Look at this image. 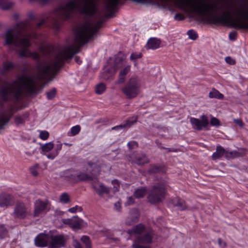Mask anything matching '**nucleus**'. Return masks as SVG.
Listing matches in <instances>:
<instances>
[{"label":"nucleus","mask_w":248,"mask_h":248,"mask_svg":"<svg viewBox=\"0 0 248 248\" xmlns=\"http://www.w3.org/2000/svg\"><path fill=\"white\" fill-rule=\"evenodd\" d=\"M103 20L99 19L95 22L86 21L74 28L75 38L72 45L59 48L52 45H45L40 47L42 55L46 60L39 61L40 55L36 52H31L27 48L31 46L30 40L35 37L34 33H30L29 26L20 23L7 31L5 35L6 45H13L20 48L18 54L20 57H30L38 61L36 65V73L32 76L22 75L12 83L4 82L0 88V105L12 98L18 100L24 90L29 93H37L42 90L45 83L40 82L47 79L52 80L58 71L63 64L64 60L71 58L78 53L80 46L86 44L101 28Z\"/></svg>","instance_id":"obj_1"},{"label":"nucleus","mask_w":248,"mask_h":248,"mask_svg":"<svg viewBox=\"0 0 248 248\" xmlns=\"http://www.w3.org/2000/svg\"><path fill=\"white\" fill-rule=\"evenodd\" d=\"M81 240L84 244L85 248H92V244L89 237L87 236H83Z\"/></svg>","instance_id":"obj_35"},{"label":"nucleus","mask_w":248,"mask_h":248,"mask_svg":"<svg viewBox=\"0 0 248 248\" xmlns=\"http://www.w3.org/2000/svg\"><path fill=\"white\" fill-rule=\"evenodd\" d=\"M50 237L47 234L40 233L34 239V243L36 246L44 247L47 246Z\"/></svg>","instance_id":"obj_14"},{"label":"nucleus","mask_w":248,"mask_h":248,"mask_svg":"<svg viewBox=\"0 0 248 248\" xmlns=\"http://www.w3.org/2000/svg\"><path fill=\"white\" fill-rule=\"evenodd\" d=\"M161 41L157 38H150L147 41L146 48L147 49H156L159 47Z\"/></svg>","instance_id":"obj_17"},{"label":"nucleus","mask_w":248,"mask_h":248,"mask_svg":"<svg viewBox=\"0 0 248 248\" xmlns=\"http://www.w3.org/2000/svg\"><path fill=\"white\" fill-rule=\"evenodd\" d=\"M75 61L79 64L81 63V61L80 60V59L78 57H76L75 58Z\"/></svg>","instance_id":"obj_60"},{"label":"nucleus","mask_w":248,"mask_h":248,"mask_svg":"<svg viewBox=\"0 0 248 248\" xmlns=\"http://www.w3.org/2000/svg\"><path fill=\"white\" fill-rule=\"evenodd\" d=\"M210 124L211 125L218 126L220 125V121L219 120L215 117H212Z\"/></svg>","instance_id":"obj_41"},{"label":"nucleus","mask_w":248,"mask_h":248,"mask_svg":"<svg viewBox=\"0 0 248 248\" xmlns=\"http://www.w3.org/2000/svg\"><path fill=\"white\" fill-rule=\"evenodd\" d=\"M14 203L11 195L6 194H0V207H7L12 205Z\"/></svg>","instance_id":"obj_15"},{"label":"nucleus","mask_w":248,"mask_h":248,"mask_svg":"<svg viewBox=\"0 0 248 248\" xmlns=\"http://www.w3.org/2000/svg\"><path fill=\"white\" fill-rule=\"evenodd\" d=\"M130 65H128L124 68L122 69L119 72V78L117 81V83L121 84L124 82L125 79V76L130 71Z\"/></svg>","instance_id":"obj_20"},{"label":"nucleus","mask_w":248,"mask_h":248,"mask_svg":"<svg viewBox=\"0 0 248 248\" xmlns=\"http://www.w3.org/2000/svg\"><path fill=\"white\" fill-rule=\"evenodd\" d=\"M187 34L188 35L189 38L192 40H195L198 37L197 33L192 30L188 31Z\"/></svg>","instance_id":"obj_40"},{"label":"nucleus","mask_w":248,"mask_h":248,"mask_svg":"<svg viewBox=\"0 0 248 248\" xmlns=\"http://www.w3.org/2000/svg\"><path fill=\"white\" fill-rule=\"evenodd\" d=\"M77 211H82L81 207H79L78 205H76V206L73 207L71 208L68 209L69 212H70L71 213H76Z\"/></svg>","instance_id":"obj_44"},{"label":"nucleus","mask_w":248,"mask_h":248,"mask_svg":"<svg viewBox=\"0 0 248 248\" xmlns=\"http://www.w3.org/2000/svg\"><path fill=\"white\" fill-rule=\"evenodd\" d=\"M152 232L150 230L144 231L143 233L138 235L132 245L133 248H151L150 246H144L143 244H150L152 242Z\"/></svg>","instance_id":"obj_6"},{"label":"nucleus","mask_w":248,"mask_h":248,"mask_svg":"<svg viewBox=\"0 0 248 248\" xmlns=\"http://www.w3.org/2000/svg\"><path fill=\"white\" fill-rule=\"evenodd\" d=\"M171 203L174 206L177 207L180 210H184L187 208L185 202L178 197L173 198L171 200Z\"/></svg>","instance_id":"obj_19"},{"label":"nucleus","mask_w":248,"mask_h":248,"mask_svg":"<svg viewBox=\"0 0 248 248\" xmlns=\"http://www.w3.org/2000/svg\"><path fill=\"white\" fill-rule=\"evenodd\" d=\"M209 97L211 98H215L219 99H222L224 95L220 93L217 90L213 89L209 93Z\"/></svg>","instance_id":"obj_25"},{"label":"nucleus","mask_w":248,"mask_h":248,"mask_svg":"<svg viewBox=\"0 0 248 248\" xmlns=\"http://www.w3.org/2000/svg\"><path fill=\"white\" fill-rule=\"evenodd\" d=\"M80 130V127L78 125H77L72 127L71 129V133L72 136H75L78 134Z\"/></svg>","instance_id":"obj_38"},{"label":"nucleus","mask_w":248,"mask_h":248,"mask_svg":"<svg viewBox=\"0 0 248 248\" xmlns=\"http://www.w3.org/2000/svg\"><path fill=\"white\" fill-rule=\"evenodd\" d=\"M83 220L78 218L77 217H74L72 218V227L74 229H78L80 227Z\"/></svg>","instance_id":"obj_28"},{"label":"nucleus","mask_w":248,"mask_h":248,"mask_svg":"<svg viewBox=\"0 0 248 248\" xmlns=\"http://www.w3.org/2000/svg\"><path fill=\"white\" fill-rule=\"evenodd\" d=\"M55 27H56L57 29H58V28H59V25H58V23L57 22H56L55 23Z\"/></svg>","instance_id":"obj_61"},{"label":"nucleus","mask_w":248,"mask_h":248,"mask_svg":"<svg viewBox=\"0 0 248 248\" xmlns=\"http://www.w3.org/2000/svg\"><path fill=\"white\" fill-rule=\"evenodd\" d=\"M29 116V114L27 112L25 113L22 116H17L15 119V123L16 125H19L23 124L24 123V121Z\"/></svg>","instance_id":"obj_27"},{"label":"nucleus","mask_w":248,"mask_h":248,"mask_svg":"<svg viewBox=\"0 0 248 248\" xmlns=\"http://www.w3.org/2000/svg\"><path fill=\"white\" fill-rule=\"evenodd\" d=\"M178 18L179 20H181L184 19V16L180 14H176L175 16V18Z\"/></svg>","instance_id":"obj_55"},{"label":"nucleus","mask_w":248,"mask_h":248,"mask_svg":"<svg viewBox=\"0 0 248 248\" xmlns=\"http://www.w3.org/2000/svg\"><path fill=\"white\" fill-rule=\"evenodd\" d=\"M134 203V198L132 196H130L127 198L125 202L126 205H130Z\"/></svg>","instance_id":"obj_48"},{"label":"nucleus","mask_w":248,"mask_h":248,"mask_svg":"<svg viewBox=\"0 0 248 248\" xmlns=\"http://www.w3.org/2000/svg\"><path fill=\"white\" fill-rule=\"evenodd\" d=\"M64 144L65 145H68V146H71L72 145V144H67V143H65Z\"/></svg>","instance_id":"obj_63"},{"label":"nucleus","mask_w":248,"mask_h":248,"mask_svg":"<svg viewBox=\"0 0 248 248\" xmlns=\"http://www.w3.org/2000/svg\"><path fill=\"white\" fill-rule=\"evenodd\" d=\"M148 230H149L145 229L144 226L143 224H139L133 227L131 229L128 230L127 231V232L130 235L136 234L138 235H140L143 233L144 231H147Z\"/></svg>","instance_id":"obj_18"},{"label":"nucleus","mask_w":248,"mask_h":248,"mask_svg":"<svg viewBox=\"0 0 248 248\" xmlns=\"http://www.w3.org/2000/svg\"><path fill=\"white\" fill-rule=\"evenodd\" d=\"M247 151L246 149H241L238 151H235L230 152H226V156L227 157H236L243 156L246 154Z\"/></svg>","instance_id":"obj_21"},{"label":"nucleus","mask_w":248,"mask_h":248,"mask_svg":"<svg viewBox=\"0 0 248 248\" xmlns=\"http://www.w3.org/2000/svg\"><path fill=\"white\" fill-rule=\"evenodd\" d=\"M218 243L220 246H222V244H223L224 247H225L226 246V243L225 242H222L221 238L218 239Z\"/></svg>","instance_id":"obj_56"},{"label":"nucleus","mask_w":248,"mask_h":248,"mask_svg":"<svg viewBox=\"0 0 248 248\" xmlns=\"http://www.w3.org/2000/svg\"><path fill=\"white\" fill-rule=\"evenodd\" d=\"M93 183L92 187L95 191L100 196L104 194H109L111 192L110 188L105 186L103 184H100L98 186Z\"/></svg>","instance_id":"obj_16"},{"label":"nucleus","mask_w":248,"mask_h":248,"mask_svg":"<svg viewBox=\"0 0 248 248\" xmlns=\"http://www.w3.org/2000/svg\"><path fill=\"white\" fill-rule=\"evenodd\" d=\"M131 161L139 166H142L149 162L145 154L134 152L129 155Z\"/></svg>","instance_id":"obj_9"},{"label":"nucleus","mask_w":248,"mask_h":248,"mask_svg":"<svg viewBox=\"0 0 248 248\" xmlns=\"http://www.w3.org/2000/svg\"><path fill=\"white\" fill-rule=\"evenodd\" d=\"M139 217V211L137 209H132L130 211L129 215L126 219L125 224L127 225L130 226L138 222Z\"/></svg>","instance_id":"obj_13"},{"label":"nucleus","mask_w":248,"mask_h":248,"mask_svg":"<svg viewBox=\"0 0 248 248\" xmlns=\"http://www.w3.org/2000/svg\"><path fill=\"white\" fill-rule=\"evenodd\" d=\"M107 72H108V71H106L104 72V73H103V75H102V77H103V78H105V79H108V78H109V77L106 75Z\"/></svg>","instance_id":"obj_59"},{"label":"nucleus","mask_w":248,"mask_h":248,"mask_svg":"<svg viewBox=\"0 0 248 248\" xmlns=\"http://www.w3.org/2000/svg\"><path fill=\"white\" fill-rule=\"evenodd\" d=\"M18 110L16 105L9 106L5 111H1L0 113V129H2L3 126L6 124L13 115Z\"/></svg>","instance_id":"obj_7"},{"label":"nucleus","mask_w":248,"mask_h":248,"mask_svg":"<svg viewBox=\"0 0 248 248\" xmlns=\"http://www.w3.org/2000/svg\"><path fill=\"white\" fill-rule=\"evenodd\" d=\"M141 56H142V55L140 53H138V54L136 53H133L130 55V59L131 61H133V60H136L137 59L141 58Z\"/></svg>","instance_id":"obj_42"},{"label":"nucleus","mask_w":248,"mask_h":248,"mask_svg":"<svg viewBox=\"0 0 248 248\" xmlns=\"http://www.w3.org/2000/svg\"><path fill=\"white\" fill-rule=\"evenodd\" d=\"M121 207V204L119 201L116 202V203H115L114 208L116 210L120 211Z\"/></svg>","instance_id":"obj_52"},{"label":"nucleus","mask_w":248,"mask_h":248,"mask_svg":"<svg viewBox=\"0 0 248 248\" xmlns=\"http://www.w3.org/2000/svg\"><path fill=\"white\" fill-rule=\"evenodd\" d=\"M226 151L220 146H217L216 151L212 155V159L216 160L222 157L223 155H226Z\"/></svg>","instance_id":"obj_22"},{"label":"nucleus","mask_w":248,"mask_h":248,"mask_svg":"<svg viewBox=\"0 0 248 248\" xmlns=\"http://www.w3.org/2000/svg\"><path fill=\"white\" fill-rule=\"evenodd\" d=\"M167 185L166 182L156 183L149 192L147 199L151 204L156 205L162 202L167 195Z\"/></svg>","instance_id":"obj_3"},{"label":"nucleus","mask_w":248,"mask_h":248,"mask_svg":"<svg viewBox=\"0 0 248 248\" xmlns=\"http://www.w3.org/2000/svg\"><path fill=\"white\" fill-rule=\"evenodd\" d=\"M236 32L235 31H232L229 34V38L231 40H235L236 36Z\"/></svg>","instance_id":"obj_51"},{"label":"nucleus","mask_w":248,"mask_h":248,"mask_svg":"<svg viewBox=\"0 0 248 248\" xmlns=\"http://www.w3.org/2000/svg\"><path fill=\"white\" fill-rule=\"evenodd\" d=\"M234 123L239 125L240 127H243L244 126V123L242 120L240 119H233Z\"/></svg>","instance_id":"obj_47"},{"label":"nucleus","mask_w":248,"mask_h":248,"mask_svg":"<svg viewBox=\"0 0 248 248\" xmlns=\"http://www.w3.org/2000/svg\"><path fill=\"white\" fill-rule=\"evenodd\" d=\"M38 167V165H36L34 167H32L31 168L30 171L31 173L34 176H37L38 175V171L37 168Z\"/></svg>","instance_id":"obj_45"},{"label":"nucleus","mask_w":248,"mask_h":248,"mask_svg":"<svg viewBox=\"0 0 248 248\" xmlns=\"http://www.w3.org/2000/svg\"><path fill=\"white\" fill-rule=\"evenodd\" d=\"M158 147H159V148H164L163 147H161V146H160V144H159L158 145Z\"/></svg>","instance_id":"obj_64"},{"label":"nucleus","mask_w":248,"mask_h":248,"mask_svg":"<svg viewBox=\"0 0 248 248\" xmlns=\"http://www.w3.org/2000/svg\"><path fill=\"white\" fill-rule=\"evenodd\" d=\"M63 222L65 224H68L72 227V218L63 220Z\"/></svg>","instance_id":"obj_53"},{"label":"nucleus","mask_w":248,"mask_h":248,"mask_svg":"<svg viewBox=\"0 0 248 248\" xmlns=\"http://www.w3.org/2000/svg\"><path fill=\"white\" fill-rule=\"evenodd\" d=\"M163 168L157 165H151L148 170V173L151 175H154L162 172Z\"/></svg>","instance_id":"obj_23"},{"label":"nucleus","mask_w":248,"mask_h":248,"mask_svg":"<svg viewBox=\"0 0 248 248\" xmlns=\"http://www.w3.org/2000/svg\"><path fill=\"white\" fill-rule=\"evenodd\" d=\"M58 155V152L56 151L54 153H51L46 155L47 157L50 159H53Z\"/></svg>","instance_id":"obj_49"},{"label":"nucleus","mask_w":248,"mask_h":248,"mask_svg":"<svg viewBox=\"0 0 248 248\" xmlns=\"http://www.w3.org/2000/svg\"><path fill=\"white\" fill-rule=\"evenodd\" d=\"M13 214L15 217L24 219L29 215V212L23 202H18L16 204Z\"/></svg>","instance_id":"obj_8"},{"label":"nucleus","mask_w":248,"mask_h":248,"mask_svg":"<svg viewBox=\"0 0 248 248\" xmlns=\"http://www.w3.org/2000/svg\"><path fill=\"white\" fill-rule=\"evenodd\" d=\"M225 61H226L227 63H229L230 64H234L235 63V60L232 59L230 57H227L225 58Z\"/></svg>","instance_id":"obj_50"},{"label":"nucleus","mask_w":248,"mask_h":248,"mask_svg":"<svg viewBox=\"0 0 248 248\" xmlns=\"http://www.w3.org/2000/svg\"><path fill=\"white\" fill-rule=\"evenodd\" d=\"M133 1L141 4H145L148 2V0H133Z\"/></svg>","instance_id":"obj_54"},{"label":"nucleus","mask_w":248,"mask_h":248,"mask_svg":"<svg viewBox=\"0 0 248 248\" xmlns=\"http://www.w3.org/2000/svg\"><path fill=\"white\" fill-rule=\"evenodd\" d=\"M54 147V144L51 142H48L45 144L41 146V149L43 152H48Z\"/></svg>","instance_id":"obj_32"},{"label":"nucleus","mask_w":248,"mask_h":248,"mask_svg":"<svg viewBox=\"0 0 248 248\" xmlns=\"http://www.w3.org/2000/svg\"><path fill=\"white\" fill-rule=\"evenodd\" d=\"M66 239L63 235H57L50 238L48 248H60L65 245Z\"/></svg>","instance_id":"obj_12"},{"label":"nucleus","mask_w":248,"mask_h":248,"mask_svg":"<svg viewBox=\"0 0 248 248\" xmlns=\"http://www.w3.org/2000/svg\"><path fill=\"white\" fill-rule=\"evenodd\" d=\"M126 56L121 53H119L118 54L114 59V63L116 67H117L118 65L121 62H123L125 59Z\"/></svg>","instance_id":"obj_29"},{"label":"nucleus","mask_w":248,"mask_h":248,"mask_svg":"<svg viewBox=\"0 0 248 248\" xmlns=\"http://www.w3.org/2000/svg\"><path fill=\"white\" fill-rule=\"evenodd\" d=\"M14 66L12 63L8 62L4 64L3 68L0 71V73L2 75H4L7 71L11 70L13 68Z\"/></svg>","instance_id":"obj_30"},{"label":"nucleus","mask_w":248,"mask_h":248,"mask_svg":"<svg viewBox=\"0 0 248 248\" xmlns=\"http://www.w3.org/2000/svg\"><path fill=\"white\" fill-rule=\"evenodd\" d=\"M106 90V86L103 83H99L97 84L95 88V93L98 94L103 93Z\"/></svg>","instance_id":"obj_33"},{"label":"nucleus","mask_w":248,"mask_h":248,"mask_svg":"<svg viewBox=\"0 0 248 248\" xmlns=\"http://www.w3.org/2000/svg\"><path fill=\"white\" fill-rule=\"evenodd\" d=\"M127 146L130 149H132L135 147H138V143L135 141H131L128 143Z\"/></svg>","instance_id":"obj_46"},{"label":"nucleus","mask_w":248,"mask_h":248,"mask_svg":"<svg viewBox=\"0 0 248 248\" xmlns=\"http://www.w3.org/2000/svg\"><path fill=\"white\" fill-rule=\"evenodd\" d=\"M96 0H70L60 5L55 11L56 15L62 20L70 19L74 11L89 16H93L96 12ZM120 0H106L107 8L113 11Z\"/></svg>","instance_id":"obj_2"},{"label":"nucleus","mask_w":248,"mask_h":248,"mask_svg":"<svg viewBox=\"0 0 248 248\" xmlns=\"http://www.w3.org/2000/svg\"><path fill=\"white\" fill-rule=\"evenodd\" d=\"M69 197L67 193H64L62 194L60 198V202L66 203L69 202Z\"/></svg>","instance_id":"obj_37"},{"label":"nucleus","mask_w":248,"mask_h":248,"mask_svg":"<svg viewBox=\"0 0 248 248\" xmlns=\"http://www.w3.org/2000/svg\"><path fill=\"white\" fill-rule=\"evenodd\" d=\"M140 84L137 77L131 78L122 89L123 93L128 99L135 98L140 93Z\"/></svg>","instance_id":"obj_5"},{"label":"nucleus","mask_w":248,"mask_h":248,"mask_svg":"<svg viewBox=\"0 0 248 248\" xmlns=\"http://www.w3.org/2000/svg\"><path fill=\"white\" fill-rule=\"evenodd\" d=\"M111 184L113 185V187L110 188L111 191L115 193V192L119 191L120 187V183L117 180H113L111 181Z\"/></svg>","instance_id":"obj_34"},{"label":"nucleus","mask_w":248,"mask_h":248,"mask_svg":"<svg viewBox=\"0 0 248 248\" xmlns=\"http://www.w3.org/2000/svg\"><path fill=\"white\" fill-rule=\"evenodd\" d=\"M136 122V120L134 121L127 120L125 124L113 127L112 130H119L122 128H129Z\"/></svg>","instance_id":"obj_26"},{"label":"nucleus","mask_w":248,"mask_h":248,"mask_svg":"<svg viewBox=\"0 0 248 248\" xmlns=\"http://www.w3.org/2000/svg\"><path fill=\"white\" fill-rule=\"evenodd\" d=\"M13 5L11 2L0 0V8L2 10H8L10 9Z\"/></svg>","instance_id":"obj_31"},{"label":"nucleus","mask_w":248,"mask_h":248,"mask_svg":"<svg viewBox=\"0 0 248 248\" xmlns=\"http://www.w3.org/2000/svg\"><path fill=\"white\" fill-rule=\"evenodd\" d=\"M87 169L90 174L80 172L75 175H71V178L79 181H90L92 185L93 183H97L101 171L100 167L95 163L89 162Z\"/></svg>","instance_id":"obj_4"},{"label":"nucleus","mask_w":248,"mask_h":248,"mask_svg":"<svg viewBox=\"0 0 248 248\" xmlns=\"http://www.w3.org/2000/svg\"><path fill=\"white\" fill-rule=\"evenodd\" d=\"M147 192L145 187H141L135 190L134 193V196L136 198H142L144 197Z\"/></svg>","instance_id":"obj_24"},{"label":"nucleus","mask_w":248,"mask_h":248,"mask_svg":"<svg viewBox=\"0 0 248 248\" xmlns=\"http://www.w3.org/2000/svg\"><path fill=\"white\" fill-rule=\"evenodd\" d=\"M75 248H82L80 244L78 242H76L74 245Z\"/></svg>","instance_id":"obj_58"},{"label":"nucleus","mask_w":248,"mask_h":248,"mask_svg":"<svg viewBox=\"0 0 248 248\" xmlns=\"http://www.w3.org/2000/svg\"><path fill=\"white\" fill-rule=\"evenodd\" d=\"M56 93H57L56 89L55 88H53L50 91L46 93L47 98L48 100L52 99L53 98L55 97Z\"/></svg>","instance_id":"obj_36"},{"label":"nucleus","mask_w":248,"mask_h":248,"mask_svg":"<svg viewBox=\"0 0 248 248\" xmlns=\"http://www.w3.org/2000/svg\"><path fill=\"white\" fill-rule=\"evenodd\" d=\"M7 232V230L3 225H0V238H2Z\"/></svg>","instance_id":"obj_43"},{"label":"nucleus","mask_w":248,"mask_h":248,"mask_svg":"<svg viewBox=\"0 0 248 248\" xmlns=\"http://www.w3.org/2000/svg\"><path fill=\"white\" fill-rule=\"evenodd\" d=\"M61 148H62V144H60V146L58 147V150H60L61 149Z\"/></svg>","instance_id":"obj_62"},{"label":"nucleus","mask_w":248,"mask_h":248,"mask_svg":"<svg viewBox=\"0 0 248 248\" xmlns=\"http://www.w3.org/2000/svg\"><path fill=\"white\" fill-rule=\"evenodd\" d=\"M49 133L46 131H41L40 132L39 137L43 140H46L49 137Z\"/></svg>","instance_id":"obj_39"},{"label":"nucleus","mask_w":248,"mask_h":248,"mask_svg":"<svg viewBox=\"0 0 248 248\" xmlns=\"http://www.w3.org/2000/svg\"><path fill=\"white\" fill-rule=\"evenodd\" d=\"M45 22V21L44 20H42L40 22H39L37 24L36 27L37 28H39L41 26H42L43 24H44Z\"/></svg>","instance_id":"obj_57"},{"label":"nucleus","mask_w":248,"mask_h":248,"mask_svg":"<svg viewBox=\"0 0 248 248\" xmlns=\"http://www.w3.org/2000/svg\"><path fill=\"white\" fill-rule=\"evenodd\" d=\"M201 118V120L194 118H190V122L194 129L201 130L203 127L205 128L207 126L209 122L207 117L203 115Z\"/></svg>","instance_id":"obj_11"},{"label":"nucleus","mask_w":248,"mask_h":248,"mask_svg":"<svg viewBox=\"0 0 248 248\" xmlns=\"http://www.w3.org/2000/svg\"><path fill=\"white\" fill-rule=\"evenodd\" d=\"M49 203L48 200L43 201L40 199L37 200L34 202V216L38 217L44 212L46 210Z\"/></svg>","instance_id":"obj_10"}]
</instances>
